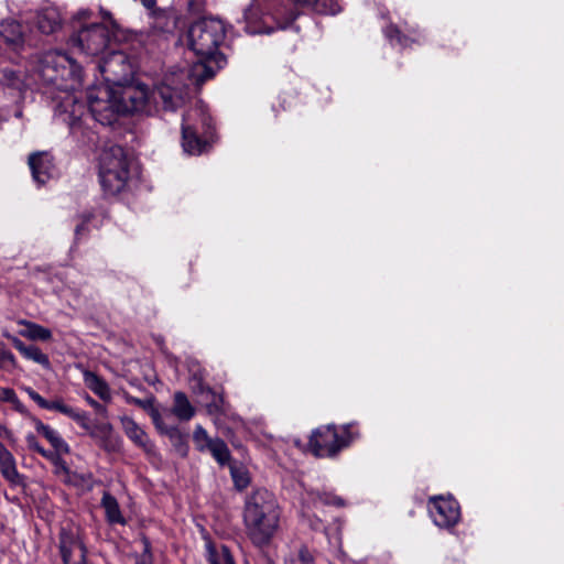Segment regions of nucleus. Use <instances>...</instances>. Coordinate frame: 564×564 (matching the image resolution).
Listing matches in <instances>:
<instances>
[{"instance_id": "1", "label": "nucleus", "mask_w": 564, "mask_h": 564, "mask_svg": "<svg viewBox=\"0 0 564 564\" xmlns=\"http://www.w3.org/2000/svg\"><path fill=\"white\" fill-rule=\"evenodd\" d=\"M35 73L40 80L58 90V94L53 96L54 117L66 123L74 135L82 131L85 116L86 119L91 116L101 124H110L115 121L117 112L153 115L160 106L163 110L174 111L183 105L188 94L187 85L182 82L184 74L170 75L154 89L144 84L124 86L118 105L110 98L107 88L99 89L106 99L90 94L87 113L85 104L75 95V90L82 86V68L66 53H44L35 65Z\"/></svg>"}, {"instance_id": "2", "label": "nucleus", "mask_w": 564, "mask_h": 564, "mask_svg": "<svg viewBox=\"0 0 564 564\" xmlns=\"http://www.w3.org/2000/svg\"><path fill=\"white\" fill-rule=\"evenodd\" d=\"M225 35V26L218 19H202L192 24L188 30V42L198 61L194 63L188 74L183 72V79L192 77L197 84H200L215 75L216 68L213 64L219 68L225 62L224 55L218 52Z\"/></svg>"}, {"instance_id": "3", "label": "nucleus", "mask_w": 564, "mask_h": 564, "mask_svg": "<svg viewBox=\"0 0 564 564\" xmlns=\"http://www.w3.org/2000/svg\"><path fill=\"white\" fill-rule=\"evenodd\" d=\"M280 510L273 494L260 488L248 496L243 522L247 536L258 547L267 546L279 529Z\"/></svg>"}, {"instance_id": "4", "label": "nucleus", "mask_w": 564, "mask_h": 564, "mask_svg": "<svg viewBox=\"0 0 564 564\" xmlns=\"http://www.w3.org/2000/svg\"><path fill=\"white\" fill-rule=\"evenodd\" d=\"M130 162L120 145L105 148L99 156V181L104 193L115 196L126 189L130 178Z\"/></svg>"}, {"instance_id": "5", "label": "nucleus", "mask_w": 564, "mask_h": 564, "mask_svg": "<svg viewBox=\"0 0 564 564\" xmlns=\"http://www.w3.org/2000/svg\"><path fill=\"white\" fill-rule=\"evenodd\" d=\"M112 33L106 24L80 25L70 36V45L87 56H97L110 46Z\"/></svg>"}, {"instance_id": "6", "label": "nucleus", "mask_w": 564, "mask_h": 564, "mask_svg": "<svg viewBox=\"0 0 564 564\" xmlns=\"http://www.w3.org/2000/svg\"><path fill=\"white\" fill-rule=\"evenodd\" d=\"M46 410L58 411L78 423L91 437L99 438L100 445L106 451H115L116 446L110 440L112 426L110 424H100L93 426L86 412L74 409L65 404L62 400L46 401Z\"/></svg>"}, {"instance_id": "7", "label": "nucleus", "mask_w": 564, "mask_h": 564, "mask_svg": "<svg viewBox=\"0 0 564 564\" xmlns=\"http://www.w3.org/2000/svg\"><path fill=\"white\" fill-rule=\"evenodd\" d=\"M349 442L350 437L347 429L338 433L335 426L327 425L313 432L308 445L315 456L333 457Z\"/></svg>"}, {"instance_id": "8", "label": "nucleus", "mask_w": 564, "mask_h": 564, "mask_svg": "<svg viewBox=\"0 0 564 564\" xmlns=\"http://www.w3.org/2000/svg\"><path fill=\"white\" fill-rule=\"evenodd\" d=\"M105 79L110 85L123 86L132 76V65L128 56L120 51H112L98 65Z\"/></svg>"}, {"instance_id": "9", "label": "nucleus", "mask_w": 564, "mask_h": 564, "mask_svg": "<svg viewBox=\"0 0 564 564\" xmlns=\"http://www.w3.org/2000/svg\"><path fill=\"white\" fill-rule=\"evenodd\" d=\"M429 511L433 522L440 528H452L459 521V506L452 497H431Z\"/></svg>"}, {"instance_id": "10", "label": "nucleus", "mask_w": 564, "mask_h": 564, "mask_svg": "<svg viewBox=\"0 0 564 564\" xmlns=\"http://www.w3.org/2000/svg\"><path fill=\"white\" fill-rule=\"evenodd\" d=\"M32 177L35 183L43 185L57 175L53 155L47 151L31 153L28 159Z\"/></svg>"}, {"instance_id": "11", "label": "nucleus", "mask_w": 564, "mask_h": 564, "mask_svg": "<svg viewBox=\"0 0 564 564\" xmlns=\"http://www.w3.org/2000/svg\"><path fill=\"white\" fill-rule=\"evenodd\" d=\"M86 547L77 533L62 529L59 532V553L64 564L85 562Z\"/></svg>"}, {"instance_id": "12", "label": "nucleus", "mask_w": 564, "mask_h": 564, "mask_svg": "<svg viewBox=\"0 0 564 564\" xmlns=\"http://www.w3.org/2000/svg\"><path fill=\"white\" fill-rule=\"evenodd\" d=\"M120 421L122 430L130 441H132L138 447L142 448L144 453L149 455L154 453L153 443L144 430L132 417L122 416Z\"/></svg>"}, {"instance_id": "13", "label": "nucleus", "mask_w": 564, "mask_h": 564, "mask_svg": "<svg viewBox=\"0 0 564 564\" xmlns=\"http://www.w3.org/2000/svg\"><path fill=\"white\" fill-rule=\"evenodd\" d=\"M0 39L12 51H19L24 45L22 25L17 21H6L0 26Z\"/></svg>"}, {"instance_id": "14", "label": "nucleus", "mask_w": 564, "mask_h": 564, "mask_svg": "<svg viewBox=\"0 0 564 564\" xmlns=\"http://www.w3.org/2000/svg\"><path fill=\"white\" fill-rule=\"evenodd\" d=\"M150 26L155 33H171L176 28L175 15L166 9L156 8L149 13Z\"/></svg>"}, {"instance_id": "15", "label": "nucleus", "mask_w": 564, "mask_h": 564, "mask_svg": "<svg viewBox=\"0 0 564 564\" xmlns=\"http://www.w3.org/2000/svg\"><path fill=\"white\" fill-rule=\"evenodd\" d=\"M206 143L197 137L196 130L189 124L188 116H184L182 123V147L188 154H200Z\"/></svg>"}, {"instance_id": "16", "label": "nucleus", "mask_w": 564, "mask_h": 564, "mask_svg": "<svg viewBox=\"0 0 564 564\" xmlns=\"http://www.w3.org/2000/svg\"><path fill=\"white\" fill-rule=\"evenodd\" d=\"M0 471L2 477L11 485L22 484V476L17 469L15 458L4 445L0 447Z\"/></svg>"}, {"instance_id": "17", "label": "nucleus", "mask_w": 564, "mask_h": 564, "mask_svg": "<svg viewBox=\"0 0 564 564\" xmlns=\"http://www.w3.org/2000/svg\"><path fill=\"white\" fill-rule=\"evenodd\" d=\"M35 429L39 433H41L56 449L58 453L68 454L69 446L59 435V433L52 429L50 425L42 423L40 420H34Z\"/></svg>"}, {"instance_id": "18", "label": "nucleus", "mask_w": 564, "mask_h": 564, "mask_svg": "<svg viewBox=\"0 0 564 564\" xmlns=\"http://www.w3.org/2000/svg\"><path fill=\"white\" fill-rule=\"evenodd\" d=\"M37 28L44 34H51L55 32L61 25V19L58 13L53 9L42 11L37 15Z\"/></svg>"}, {"instance_id": "19", "label": "nucleus", "mask_w": 564, "mask_h": 564, "mask_svg": "<svg viewBox=\"0 0 564 564\" xmlns=\"http://www.w3.org/2000/svg\"><path fill=\"white\" fill-rule=\"evenodd\" d=\"M172 412L182 421H188L195 414V410L184 392H175Z\"/></svg>"}, {"instance_id": "20", "label": "nucleus", "mask_w": 564, "mask_h": 564, "mask_svg": "<svg viewBox=\"0 0 564 564\" xmlns=\"http://www.w3.org/2000/svg\"><path fill=\"white\" fill-rule=\"evenodd\" d=\"M19 324L24 325L25 328L20 334L31 340H50L52 338V332L39 324L21 319Z\"/></svg>"}, {"instance_id": "21", "label": "nucleus", "mask_w": 564, "mask_h": 564, "mask_svg": "<svg viewBox=\"0 0 564 564\" xmlns=\"http://www.w3.org/2000/svg\"><path fill=\"white\" fill-rule=\"evenodd\" d=\"M101 505L105 508L107 519L112 523H123L124 520L121 516L119 505L111 495L105 494L101 500Z\"/></svg>"}, {"instance_id": "22", "label": "nucleus", "mask_w": 564, "mask_h": 564, "mask_svg": "<svg viewBox=\"0 0 564 564\" xmlns=\"http://www.w3.org/2000/svg\"><path fill=\"white\" fill-rule=\"evenodd\" d=\"M308 8L319 14L335 15L341 11L339 0H312Z\"/></svg>"}, {"instance_id": "23", "label": "nucleus", "mask_w": 564, "mask_h": 564, "mask_svg": "<svg viewBox=\"0 0 564 564\" xmlns=\"http://www.w3.org/2000/svg\"><path fill=\"white\" fill-rule=\"evenodd\" d=\"M193 441L199 452H208L214 445L215 438L209 437L207 431L202 425H197L193 433Z\"/></svg>"}, {"instance_id": "24", "label": "nucleus", "mask_w": 564, "mask_h": 564, "mask_svg": "<svg viewBox=\"0 0 564 564\" xmlns=\"http://www.w3.org/2000/svg\"><path fill=\"white\" fill-rule=\"evenodd\" d=\"M207 556L209 564H234L231 554L226 546H221L219 550L208 545Z\"/></svg>"}, {"instance_id": "25", "label": "nucleus", "mask_w": 564, "mask_h": 564, "mask_svg": "<svg viewBox=\"0 0 564 564\" xmlns=\"http://www.w3.org/2000/svg\"><path fill=\"white\" fill-rule=\"evenodd\" d=\"M208 452L213 455L216 462L223 466L230 460L229 448L227 444L220 438H215L214 445Z\"/></svg>"}, {"instance_id": "26", "label": "nucleus", "mask_w": 564, "mask_h": 564, "mask_svg": "<svg viewBox=\"0 0 564 564\" xmlns=\"http://www.w3.org/2000/svg\"><path fill=\"white\" fill-rule=\"evenodd\" d=\"M127 400H128L129 403L138 405V406H140V408H142L144 410H149L155 426L160 431H164L163 426H162V423H161V415H160L159 411L153 408V404H152L151 400H141V399H138L135 397H128Z\"/></svg>"}, {"instance_id": "27", "label": "nucleus", "mask_w": 564, "mask_h": 564, "mask_svg": "<svg viewBox=\"0 0 564 564\" xmlns=\"http://www.w3.org/2000/svg\"><path fill=\"white\" fill-rule=\"evenodd\" d=\"M22 356L26 359H30L44 368L48 369L51 367L50 359L47 355L42 352V350L36 346H28L25 350L23 351Z\"/></svg>"}, {"instance_id": "28", "label": "nucleus", "mask_w": 564, "mask_h": 564, "mask_svg": "<svg viewBox=\"0 0 564 564\" xmlns=\"http://www.w3.org/2000/svg\"><path fill=\"white\" fill-rule=\"evenodd\" d=\"M311 499L313 501V503L315 506H317L318 503L321 505H335V506H343L344 502H343V499L335 496V495H332V494H327V492H312L311 495Z\"/></svg>"}, {"instance_id": "29", "label": "nucleus", "mask_w": 564, "mask_h": 564, "mask_svg": "<svg viewBox=\"0 0 564 564\" xmlns=\"http://www.w3.org/2000/svg\"><path fill=\"white\" fill-rule=\"evenodd\" d=\"M206 398L208 401L206 402V408L209 414H217L221 412V405H223V397L216 394L212 390L206 391Z\"/></svg>"}, {"instance_id": "30", "label": "nucleus", "mask_w": 564, "mask_h": 564, "mask_svg": "<svg viewBox=\"0 0 564 564\" xmlns=\"http://www.w3.org/2000/svg\"><path fill=\"white\" fill-rule=\"evenodd\" d=\"M286 564H314V557L305 546H302L286 561Z\"/></svg>"}, {"instance_id": "31", "label": "nucleus", "mask_w": 564, "mask_h": 564, "mask_svg": "<svg viewBox=\"0 0 564 564\" xmlns=\"http://www.w3.org/2000/svg\"><path fill=\"white\" fill-rule=\"evenodd\" d=\"M89 387L102 400H108L110 398V390L108 384L98 377H93Z\"/></svg>"}, {"instance_id": "32", "label": "nucleus", "mask_w": 564, "mask_h": 564, "mask_svg": "<svg viewBox=\"0 0 564 564\" xmlns=\"http://www.w3.org/2000/svg\"><path fill=\"white\" fill-rule=\"evenodd\" d=\"M6 364L15 367L17 360L14 355L6 347L2 341H0V369H3Z\"/></svg>"}, {"instance_id": "33", "label": "nucleus", "mask_w": 564, "mask_h": 564, "mask_svg": "<svg viewBox=\"0 0 564 564\" xmlns=\"http://www.w3.org/2000/svg\"><path fill=\"white\" fill-rule=\"evenodd\" d=\"M231 476L237 488L243 489L249 484V476L246 471L231 467Z\"/></svg>"}, {"instance_id": "34", "label": "nucleus", "mask_w": 564, "mask_h": 564, "mask_svg": "<svg viewBox=\"0 0 564 564\" xmlns=\"http://www.w3.org/2000/svg\"><path fill=\"white\" fill-rule=\"evenodd\" d=\"M55 469L54 473L58 476H67L69 474V468L66 465V462L61 457V454L52 462Z\"/></svg>"}, {"instance_id": "35", "label": "nucleus", "mask_w": 564, "mask_h": 564, "mask_svg": "<svg viewBox=\"0 0 564 564\" xmlns=\"http://www.w3.org/2000/svg\"><path fill=\"white\" fill-rule=\"evenodd\" d=\"M0 401L15 403L18 402L17 393L11 388H0Z\"/></svg>"}, {"instance_id": "36", "label": "nucleus", "mask_w": 564, "mask_h": 564, "mask_svg": "<svg viewBox=\"0 0 564 564\" xmlns=\"http://www.w3.org/2000/svg\"><path fill=\"white\" fill-rule=\"evenodd\" d=\"M24 391L28 393V395L42 409L46 405V401L43 397H41L36 391H34L32 388L26 387L24 388Z\"/></svg>"}, {"instance_id": "37", "label": "nucleus", "mask_w": 564, "mask_h": 564, "mask_svg": "<svg viewBox=\"0 0 564 564\" xmlns=\"http://www.w3.org/2000/svg\"><path fill=\"white\" fill-rule=\"evenodd\" d=\"M386 35L390 40H397V42L400 43V44L403 43L400 31L395 26H393V25H390L389 28L386 29Z\"/></svg>"}, {"instance_id": "38", "label": "nucleus", "mask_w": 564, "mask_h": 564, "mask_svg": "<svg viewBox=\"0 0 564 564\" xmlns=\"http://www.w3.org/2000/svg\"><path fill=\"white\" fill-rule=\"evenodd\" d=\"M25 441H26V444L29 446L30 449L39 453L40 449L42 448V446L40 445V443L37 442L36 437L34 434L32 433H29L26 436H25Z\"/></svg>"}, {"instance_id": "39", "label": "nucleus", "mask_w": 564, "mask_h": 564, "mask_svg": "<svg viewBox=\"0 0 564 564\" xmlns=\"http://www.w3.org/2000/svg\"><path fill=\"white\" fill-rule=\"evenodd\" d=\"M6 77H7L9 85H11L15 88H20L21 82L19 79H17L14 72H8V73L6 72Z\"/></svg>"}, {"instance_id": "40", "label": "nucleus", "mask_w": 564, "mask_h": 564, "mask_svg": "<svg viewBox=\"0 0 564 564\" xmlns=\"http://www.w3.org/2000/svg\"><path fill=\"white\" fill-rule=\"evenodd\" d=\"M88 402L99 414H101L104 416L107 415V409L105 405L100 404L99 402H97L90 398L88 399Z\"/></svg>"}, {"instance_id": "41", "label": "nucleus", "mask_w": 564, "mask_h": 564, "mask_svg": "<svg viewBox=\"0 0 564 564\" xmlns=\"http://www.w3.org/2000/svg\"><path fill=\"white\" fill-rule=\"evenodd\" d=\"M39 454L52 463L54 459H56V457L58 456L59 453L56 452V449L54 452H52V451H46L42 447L40 449Z\"/></svg>"}, {"instance_id": "42", "label": "nucleus", "mask_w": 564, "mask_h": 564, "mask_svg": "<svg viewBox=\"0 0 564 564\" xmlns=\"http://www.w3.org/2000/svg\"><path fill=\"white\" fill-rule=\"evenodd\" d=\"M91 14L93 12L89 9H82L76 13L75 20L85 21L88 20L91 17Z\"/></svg>"}, {"instance_id": "43", "label": "nucleus", "mask_w": 564, "mask_h": 564, "mask_svg": "<svg viewBox=\"0 0 564 564\" xmlns=\"http://www.w3.org/2000/svg\"><path fill=\"white\" fill-rule=\"evenodd\" d=\"M7 337L9 339H11L13 346L21 352L23 354V351L25 350V348L28 347L26 345L23 344L22 340H20L19 338L17 337H13V336H10V335H7Z\"/></svg>"}, {"instance_id": "44", "label": "nucleus", "mask_w": 564, "mask_h": 564, "mask_svg": "<svg viewBox=\"0 0 564 564\" xmlns=\"http://www.w3.org/2000/svg\"><path fill=\"white\" fill-rule=\"evenodd\" d=\"M100 14H101L102 20L106 21V22H109V24L112 28L117 26L116 21L112 19V15H111V13L109 11L100 9Z\"/></svg>"}, {"instance_id": "45", "label": "nucleus", "mask_w": 564, "mask_h": 564, "mask_svg": "<svg viewBox=\"0 0 564 564\" xmlns=\"http://www.w3.org/2000/svg\"><path fill=\"white\" fill-rule=\"evenodd\" d=\"M295 6L308 7L312 0H292Z\"/></svg>"}, {"instance_id": "46", "label": "nucleus", "mask_w": 564, "mask_h": 564, "mask_svg": "<svg viewBox=\"0 0 564 564\" xmlns=\"http://www.w3.org/2000/svg\"><path fill=\"white\" fill-rule=\"evenodd\" d=\"M259 564H274L273 561L268 557L267 555H262L260 558H259Z\"/></svg>"}, {"instance_id": "47", "label": "nucleus", "mask_w": 564, "mask_h": 564, "mask_svg": "<svg viewBox=\"0 0 564 564\" xmlns=\"http://www.w3.org/2000/svg\"><path fill=\"white\" fill-rule=\"evenodd\" d=\"M11 404H12V405L15 408V410H18L19 412H21V413H22V412H24V406H23V404L21 403V401H20L19 399H18V402H15V403H11Z\"/></svg>"}, {"instance_id": "48", "label": "nucleus", "mask_w": 564, "mask_h": 564, "mask_svg": "<svg viewBox=\"0 0 564 564\" xmlns=\"http://www.w3.org/2000/svg\"><path fill=\"white\" fill-rule=\"evenodd\" d=\"M243 17H245V19L247 21L251 20L253 18L252 14H251V8H248V9L245 10Z\"/></svg>"}, {"instance_id": "49", "label": "nucleus", "mask_w": 564, "mask_h": 564, "mask_svg": "<svg viewBox=\"0 0 564 564\" xmlns=\"http://www.w3.org/2000/svg\"><path fill=\"white\" fill-rule=\"evenodd\" d=\"M83 229H84V224L77 226L76 229H75L76 236H78Z\"/></svg>"}, {"instance_id": "50", "label": "nucleus", "mask_w": 564, "mask_h": 564, "mask_svg": "<svg viewBox=\"0 0 564 564\" xmlns=\"http://www.w3.org/2000/svg\"><path fill=\"white\" fill-rule=\"evenodd\" d=\"M311 525H312V528H313L314 530H317V529L319 528V525H318L317 523H312Z\"/></svg>"}, {"instance_id": "51", "label": "nucleus", "mask_w": 564, "mask_h": 564, "mask_svg": "<svg viewBox=\"0 0 564 564\" xmlns=\"http://www.w3.org/2000/svg\"><path fill=\"white\" fill-rule=\"evenodd\" d=\"M4 430H6V427H4L2 424H0V434H1Z\"/></svg>"}, {"instance_id": "52", "label": "nucleus", "mask_w": 564, "mask_h": 564, "mask_svg": "<svg viewBox=\"0 0 564 564\" xmlns=\"http://www.w3.org/2000/svg\"><path fill=\"white\" fill-rule=\"evenodd\" d=\"M445 564H458V563L455 561H447Z\"/></svg>"}, {"instance_id": "53", "label": "nucleus", "mask_w": 564, "mask_h": 564, "mask_svg": "<svg viewBox=\"0 0 564 564\" xmlns=\"http://www.w3.org/2000/svg\"><path fill=\"white\" fill-rule=\"evenodd\" d=\"M351 564H362V563H351Z\"/></svg>"}, {"instance_id": "54", "label": "nucleus", "mask_w": 564, "mask_h": 564, "mask_svg": "<svg viewBox=\"0 0 564 564\" xmlns=\"http://www.w3.org/2000/svg\"><path fill=\"white\" fill-rule=\"evenodd\" d=\"M2 445H3V444H2V443H0V447H1Z\"/></svg>"}]
</instances>
